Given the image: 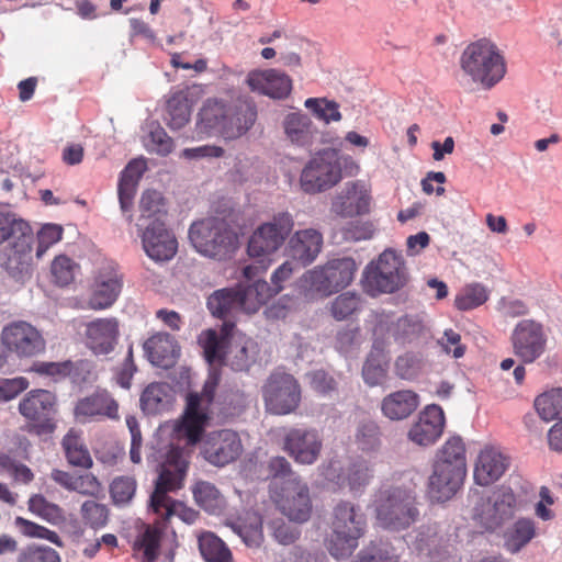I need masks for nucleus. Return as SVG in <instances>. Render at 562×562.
<instances>
[{"label":"nucleus","mask_w":562,"mask_h":562,"mask_svg":"<svg viewBox=\"0 0 562 562\" xmlns=\"http://www.w3.org/2000/svg\"><path fill=\"white\" fill-rule=\"evenodd\" d=\"M57 406L58 401L54 392L44 389L29 391L18 405L19 413L26 420L23 429L38 437L53 435L57 429Z\"/></svg>","instance_id":"9d476101"},{"label":"nucleus","mask_w":562,"mask_h":562,"mask_svg":"<svg viewBox=\"0 0 562 562\" xmlns=\"http://www.w3.org/2000/svg\"><path fill=\"white\" fill-rule=\"evenodd\" d=\"M360 305V297L350 292L338 295L330 306L331 315L338 321H342L352 315Z\"/></svg>","instance_id":"338daca9"},{"label":"nucleus","mask_w":562,"mask_h":562,"mask_svg":"<svg viewBox=\"0 0 562 562\" xmlns=\"http://www.w3.org/2000/svg\"><path fill=\"white\" fill-rule=\"evenodd\" d=\"M322 475L338 487H349L357 492L367 486L372 477V472L367 462L359 460L344 469L340 461L330 460L322 468Z\"/></svg>","instance_id":"b1692460"},{"label":"nucleus","mask_w":562,"mask_h":562,"mask_svg":"<svg viewBox=\"0 0 562 562\" xmlns=\"http://www.w3.org/2000/svg\"><path fill=\"white\" fill-rule=\"evenodd\" d=\"M423 364L424 359L419 352L407 351L396 358L394 371L400 379L412 380L420 373Z\"/></svg>","instance_id":"13d9d810"},{"label":"nucleus","mask_w":562,"mask_h":562,"mask_svg":"<svg viewBox=\"0 0 562 562\" xmlns=\"http://www.w3.org/2000/svg\"><path fill=\"white\" fill-rule=\"evenodd\" d=\"M140 238L144 251L154 261H168L177 252V238L166 227L165 221L158 220L146 224Z\"/></svg>","instance_id":"4be33fe9"},{"label":"nucleus","mask_w":562,"mask_h":562,"mask_svg":"<svg viewBox=\"0 0 562 562\" xmlns=\"http://www.w3.org/2000/svg\"><path fill=\"white\" fill-rule=\"evenodd\" d=\"M122 286V276L114 268L101 270L91 285V292L87 301L88 307L93 311L111 307L117 300Z\"/></svg>","instance_id":"a878e982"},{"label":"nucleus","mask_w":562,"mask_h":562,"mask_svg":"<svg viewBox=\"0 0 562 562\" xmlns=\"http://www.w3.org/2000/svg\"><path fill=\"white\" fill-rule=\"evenodd\" d=\"M188 468L189 461L184 456L183 449L171 447L167 452L165 462L160 467L149 503L153 512L164 520L178 516L182 521L193 524L199 517L196 510L168 496V493L176 492L183 486Z\"/></svg>","instance_id":"f257e3e1"},{"label":"nucleus","mask_w":562,"mask_h":562,"mask_svg":"<svg viewBox=\"0 0 562 562\" xmlns=\"http://www.w3.org/2000/svg\"><path fill=\"white\" fill-rule=\"evenodd\" d=\"M436 465L467 472L465 446L461 437L452 436L437 451Z\"/></svg>","instance_id":"ea45409f"},{"label":"nucleus","mask_w":562,"mask_h":562,"mask_svg":"<svg viewBox=\"0 0 562 562\" xmlns=\"http://www.w3.org/2000/svg\"><path fill=\"white\" fill-rule=\"evenodd\" d=\"M323 235L314 229L297 231L289 241V251L293 260L302 266L312 263L322 250Z\"/></svg>","instance_id":"2f4dec72"},{"label":"nucleus","mask_w":562,"mask_h":562,"mask_svg":"<svg viewBox=\"0 0 562 562\" xmlns=\"http://www.w3.org/2000/svg\"><path fill=\"white\" fill-rule=\"evenodd\" d=\"M196 504L209 513H216L224 506V498L216 486L206 481H199L192 488Z\"/></svg>","instance_id":"a18cd8bd"},{"label":"nucleus","mask_w":562,"mask_h":562,"mask_svg":"<svg viewBox=\"0 0 562 562\" xmlns=\"http://www.w3.org/2000/svg\"><path fill=\"white\" fill-rule=\"evenodd\" d=\"M355 443L363 452L376 451L381 446V431L378 424L371 419H364L357 426Z\"/></svg>","instance_id":"de8ad7c7"},{"label":"nucleus","mask_w":562,"mask_h":562,"mask_svg":"<svg viewBox=\"0 0 562 562\" xmlns=\"http://www.w3.org/2000/svg\"><path fill=\"white\" fill-rule=\"evenodd\" d=\"M220 383V372L212 370L204 382L201 393L191 392L187 395L184 414L177 431L186 438L187 443L194 446L201 441L209 420V406L213 402L215 391Z\"/></svg>","instance_id":"1a4fd4ad"},{"label":"nucleus","mask_w":562,"mask_h":562,"mask_svg":"<svg viewBox=\"0 0 562 562\" xmlns=\"http://www.w3.org/2000/svg\"><path fill=\"white\" fill-rule=\"evenodd\" d=\"M518 501L509 486H498L474 507L473 520L486 531H495L513 519Z\"/></svg>","instance_id":"f8f14e48"},{"label":"nucleus","mask_w":562,"mask_h":562,"mask_svg":"<svg viewBox=\"0 0 562 562\" xmlns=\"http://www.w3.org/2000/svg\"><path fill=\"white\" fill-rule=\"evenodd\" d=\"M145 147L150 153L167 156L173 149V140L159 124L150 123L148 124V135L145 139Z\"/></svg>","instance_id":"5fc2aeb1"},{"label":"nucleus","mask_w":562,"mask_h":562,"mask_svg":"<svg viewBox=\"0 0 562 562\" xmlns=\"http://www.w3.org/2000/svg\"><path fill=\"white\" fill-rule=\"evenodd\" d=\"M535 408L544 422L562 419V389H553L537 396Z\"/></svg>","instance_id":"49530a36"},{"label":"nucleus","mask_w":562,"mask_h":562,"mask_svg":"<svg viewBox=\"0 0 562 562\" xmlns=\"http://www.w3.org/2000/svg\"><path fill=\"white\" fill-rule=\"evenodd\" d=\"M243 452L240 436L232 429L212 431L206 435L202 443L204 459L215 467H225L235 462Z\"/></svg>","instance_id":"6ab92c4d"},{"label":"nucleus","mask_w":562,"mask_h":562,"mask_svg":"<svg viewBox=\"0 0 562 562\" xmlns=\"http://www.w3.org/2000/svg\"><path fill=\"white\" fill-rule=\"evenodd\" d=\"M11 240L0 255L1 267L14 279L29 273L33 231L30 224L14 213L0 211V245Z\"/></svg>","instance_id":"f03ea898"},{"label":"nucleus","mask_w":562,"mask_h":562,"mask_svg":"<svg viewBox=\"0 0 562 562\" xmlns=\"http://www.w3.org/2000/svg\"><path fill=\"white\" fill-rule=\"evenodd\" d=\"M137 482L133 476L115 477L110 484V495L115 505L128 504L136 493Z\"/></svg>","instance_id":"052dcab7"},{"label":"nucleus","mask_w":562,"mask_h":562,"mask_svg":"<svg viewBox=\"0 0 562 562\" xmlns=\"http://www.w3.org/2000/svg\"><path fill=\"white\" fill-rule=\"evenodd\" d=\"M14 524L20 529L21 533L27 538L45 539L59 548L64 547L61 538L54 530L20 516L15 518Z\"/></svg>","instance_id":"4d7b16f0"},{"label":"nucleus","mask_w":562,"mask_h":562,"mask_svg":"<svg viewBox=\"0 0 562 562\" xmlns=\"http://www.w3.org/2000/svg\"><path fill=\"white\" fill-rule=\"evenodd\" d=\"M460 67L474 82L492 88L506 74V63L498 47L486 38L470 43L460 56Z\"/></svg>","instance_id":"20e7f679"},{"label":"nucleus","mask_w":562,"mask_h":562,"mask_svg":"<svg viewBox=\"0 0 562 562\" xmlns=\"http://www.w3.org/2000/svg\"><path fill=\"white\" fill-rule=\"evenodd\" d=\"M144 351L154 366L169 368L176 361L178 346L173 336L158 333L144 342Z\"/></svg>","instance_id":"72a5a7b5"},{"label":"nucleus","mask_w":562,"mask_h":562,"mask_svg":"<svg viewBox=\"0 0 562 562\" xmlns=\"http://www.w3.org/2000/svg\"><path fill=\"white\" fill-rule=\"evenodd\" d=\"M446 419L439 405H427L418 415L408 430V439L414 443L428 447L434 445L442 435Z\"/></svg>","instance_id":"393cba45"},{"label":"nucleus","mask_w":562,"mask_h":562,"mask_svg":"<svg viewBox=\"0 0 562 562\" xmlns=\"http://www.w3.org/2000/svg\"><path fill=\"white\" fill-rule=\"evenodd\" d=\"M225 335L220 337L216 330L207 329L202 331L199 337V342L203 348L204 357L206 361L212 363H222L225 359L227 349V340L229 339L228 329L224 330Z\"/></svg>","instance_id":"37998d69"},{"label":"nucleus","mask_w":562,"mask_h":562,"mask_svg":"<svg viewBox=\"0 0 562 562\" xmlns=\"http://www.w3.org/2000/svg\"><path fill=\"white\" fill-rule=\"evenodd\" d=\"M237 286L215 291L207 299V308L212 315L224 321L223 330L235 327L234 319L243 312Z\"/></svg>","instance_id":"7c9ffc66"},{"label":"nucleus","mask_w":562,"mask_h":562,"mask_svg":"<svg viewBox=\"0 0 562 562\" xmlns=\"http://www.w3.org/2000/svg\"><path fill=\"white\" fill-rule=\"evenodd\" d=\"M246 85L250 91L273 100L286 99L293 89L292 78L274 68L249 71L246 77Z\"/></svg>","instance_id":"412c9836"},{"label":"nucleus","mask_w":562,"mask_h":562,"mask_svg":"<svg viewBox=\"0 0 562 562\" xmlns=\"http://www.w3.org/2000/svg\"><path fill=\"white\" fill-rule=\"evenodd\" d=\"M162 529L158 524L149 525L135 542V547L142 550L146 562H154L158 557Z\"/></svg>","instance_id":"864d4df0"},{"label":"nucleus","mask_w":562,"mask_h":562,"mask_svg":"<svg viewBox=\"0 0 562 562\" xmlns=\"http://www.w3.org/2000/svg\"><path fill=\"white\" fill-rule=\"evenodd\" d=\"M419 405V396L412 390L395 391L386 395L381 403L382 414L391 420L409 417Z\"/></svg>","instance_id":"c9c22d12"},{"label":"nucleus","mask_w":562,"mask_h":562,"mask_svg":"<svg viewBox=\"0 0 562 562\" xmlns=\"http://www.w3.org/2000/svg\"><path fill=\"white\" fill-rule=\"evenodd\" d=\"M375 515L379 524L390 530H403L413 525L419 510L414 491L396 484H384L375 494Z\"/></svg>","instance_id":"7ed1b4c3"},{"label":"nucleus","mask_w":562,"mask_h":562,"mask_svg":"<svg viewBox=\"0 0 562 562\" xmlns=\"http://www.w3.org/2000/svg\"><path fill=\"white\" fill-rule=\"evenodd\" d=\"M293 227L294 220L289 212H279L261 223L248 239L249 257L262 260L278 251L290 236Z\"/></svg>","instance_id":"9b49d317"},{"label":"nucleus","mask_w":562,"mask_h":562,"mask_svg":"<svg viewBox=\"0 0 562 562\" xmlns=\"http://www.w3.org/2000/svg\"><path fill=\"white\" fill-rule=\"evenodd\" d=\"M384 330L395 342L404 345L413 341L420 335L423 325L411 316H402L393 321L386 315L380 318L374 329L375 334H382Z\"/></svg>","instance_id":"f704fd0d"},{"label":"nucleus","mask_w":562,"mask_h":562,"mask_svg":"<svg viewBox=\"0 0 562 562\" xmlns=\"http://www.w3.org/2000/svg\"><path fill=\"white\" fill-rule=\"evenodd\" d=\"M258 353L257 342L245 335L232 334L227 340L226 361L234 370H247Z\"/></svg>","instance_id":"473e14b6"},{"label":"nucleus","mask_w":562,"mask_h":562,"mask_svg":"<svg viewBox=\"0 0 562 562\" xmlns=\"http://www.w3.org/2000/svg\"><path fill=\"white\" fill-rule=\"evenodd\" d=\"M488 300L486 288L473 283L463 288L454 299V305L460 311H470L483 305Z\"/></svg>","instance_id":"3c124183"},{"label":"nucleus","mask_w":562,"mask_h":562,"mask_svg":"<svg viewBox=\"0 0 562 562\" xmlns=\"http://www.w3.org/2000/svg\"><path fill=\"white\" fill-rule=\"evenodd\" d=\"M356 271L357 265L352 258L331 259L306 271L300 279V289L311 300L328 297L348 286Z\"/></svg>","instance_id":"39448f33"},{"label":"nucleus","mask_w":562,"mask_h":562,"mask_svg":"<svg viewBox=\"0 0 562 562\" xmlns=\"http://www.w3.org/2000/svg\"><path fill=\"white\" fill-rule=\"evenodd\" d=\"M168 404V387L162 383L149 384L140 395L143 411L148 414L159 413Z\"/></svg>","instance_id":"8fccbe9b"},{"label":"nucleus","mask_w":562,"mask_h":562,"mask_svg":"<svg viewBox=\"0 0 562 562\" xmlns=\"http://www.w3.org/2000/svg\"><path fill=\"white\" fill-rule=\"evenodd\" d=\"M198 544L205 562H234L229 548L211 531L202 532L198 538Z\"/></svg>","instance_id":"79ce46f5"},{"label":"nucleus","mask_w":562,"mask_h":562,"mask_svg":"<svg viewBox=\"0 0 562 562\" xmlns=\"http://www.w3.org/2000/svg\"><path fill=\"white\" fill-rule=\"evenodd\" d=\"M282 126L286 138L293 145L305 147L313 144L316 130L306 114L292 112L284 117Z\"/></svg>","instance_id":"e433bc0d"},{"label":"nucleus","mask_w":562,"mask_h":562,"mask_svg":"<svg viewBox=\"0 0 562 562\" xmlns=\"http://www.w3.org/2000/svg\"><path fill=\"white\" fill-rule=\"evenodd\" d=\"M267 409L276 415L293 413L301 402V387L293 375L274 372L262 389Z\"/></svg>","instance_id":"2eb2a0df"},{"label":"nucleus","mask_w":562,"mask_h":562,"mask_svg":"<svg viewBox=\"0 0 562 562\" xmlns=\"http://www.w3.org/2000/svg\"><path fill=\"white\" fill-rule=\"evenodd\" d=\"M189 238L198 252L217 260L231 257L237 248V235L224 220L217 217L193 223Z\"/></svg>","instance_id":"6e6552de"},{"label":"nucleus","mask_w":562,"mask_h":562,"mask_svg":"<svg viewBox=\"0 0 562 562\" xmlns=\"http://www.w3.org/2000/svg\"><path fill=\"white\" fill-rule=\"evenodd\" d=\"M409 276L401 254L385 249L376 260L371 261L362 276V288L371 296L395 293L408 282Z\"/></svg>","instance_id":"0eeeda50"},{"label":"nucleus","mask_w":562,"mask_h":562,"mask_svg":"<svg viewBox=\"0 0 562 562\" xmlns=\"http://www.w3.org/2000/svg\"><path fill=\"white\" fill-rule=\"evenodd\" d=\"M120 337V322L115 317H99L85 326V342L95 356L112 352Z\"/></svg>","instance_id":"5701e85b"},{"label":"nucleus","mask_w":562,"mask_h":562,"mask_svg":"<svg viewBox=\"0 0 562 562\" xmlns=\"http://www.w3.org/2000/svg\"><path fill=\"white\" fill-rule=\"evenodd\" d=\"M61 448L70 465L86 470L92 468L93 460L79 430L70 428L61 439Z\"/></svg>","instance_id":"4c0bfd02"},{"label":"nucleus","mask_w":562,"mask_h":562,"mask_svg":"<svg viewBox=\"0 0 562 562\" xmlns=\"http://www.w3.org/2000/svg\"><path fill=\"white\" fill-rule=\"evenodd\" d=\"M81 516L86 525L93 529H99L106 525L109 510L103 504L86 501L81 505Z\"/></svg>","instance_id":"69168bd1"},{"label":"nucleus","mask_w":562,"mask_h":562,"mask_svg":"<svg viewBox=\"0 0 562 562\" xmlns=\"http://www.w3.org/2000/svg\"><path fill=\"white\" fill-rule=\"evenodd\" d=\"M362 376L370 386L379 385L385 380L386 363L383 361V355L380 351L370 352L362 368Z\"/></svg>","instance_id":"bf43d9fd"},{"label":"nucleus","mask_w":562,"mask_h":562,"mask_svg":"<svg viewBox=\"0 0 562 562\" xmlns=\"http://www.w3.org/2000/svg\"><path fill=\"white\" fill-rule=\"evenodd\" d=\"M75 419L80 424L93 420H119V403L106 390H97L85 396L75 405Z\"/></svg>","instance_id":"aec40b11"},{"label":"nucleus","mask_w":562,"mask_h":562,"mask_svg":"<svg viewBox=\"0 0 562 562\" xmlns=\"http://www.w3.org/2000/svg\"><path fill=\"white\" fill-rule=\"evenodd\" d=\"M509 467V458L498 448L488 446L482 449L474 467V481L481 486H488L498 481Z\"/></svg>","instance_id":"cd10ccee"},{"label":"nucleus","mask_w":562,"mask_h":562,"mask_svg":"<svg viewBox=\"0 0 562 562\" xmlns=\"http://www.w3.org/2000/svg\"><path fill=\"white\" fill-rule=\"evenodd\" d=\"M369 186L363 181L347 183L345 191L333 202V210L342 217H352L369 213L371 205Z\"/></svg>","instance_id":"bb28decb"},{"label":"nucleus","mask_w":562,"mask_h":562,"mask_svg":"<svg viewBox=\"0 0 562 562\" xmlns=\"http://www.w3.org/2000/svg\"><path fill=\"white\" fill-rule=\"evenodd\" d=\"M243 313H256L263 304L273 297L270 284L265 280H257L250 285H237Z\"/></svg>","instance_id":"a19ab883"},{"label":"nucleus","mask_w":562,"mask_h":562,"mask_svg":"<svg viewBox=\"0 0 562 562\" xmlns=\"http://www.w3.org/2000/svg\"><path fill=\"white\" fill-rule=\"evenodd\" d=\"M204 94V87L199 83L177 87L172 91L167 105H194L202 100Z\"/></svg>","instance_id":"e2e57ef3"},{"label":"nucleus","mask_w":562,"mask_h":562,"mask_svg":"<svg viewBox=\"0 0 562 562\" xmlns=\"http://www.w3.org/2000/svg\"><path fill=\"white\" fill-rule=\"evenodd\" d=\"M467 472L446 469L432 464V473L428 480L427 494L434 502H446L452 498L461 487Z\"/></svg>","instance_id":"c756f323"},{"label":"nucleus","mask_w":562,"mask_h":562,"mask_svg":"<svg viewBox=\"0 0 562 562\" xmlns=\"http://www.w3.org/2000/svg\"><path fill=\"white\" fill-rule=\"evenodd\" d=\"M27 506L31 513L54 526L63 525L66 521L64 509L59 505L48 502L41 494L31 496Z\"/></svg>","instance_id":"c03bdc74"},{"label":"nucleus","mask_w":562,"mask_h":562,"mask_svg":"<svg viewBox=\"0 0 562 562\" xmlns=\"http://www.w3.org/2000/svg\"><path fill=\"white\" fill-rule=\"evenodd\" d=\"M224 110L225 108H201L195 125L200 138L221 136L225 139H235L243 135L246 124L238 127L226 125Z\"/></svg>","instance_id":"c85d7f7f"},{"label":"nucleus","mask_w":562,"mask_h":562,"mask_svg":"<svg viewBox=\"0 0 562 562\" xmlns=\"http://www.w3.org/2000/svg\"><path fill=\"white\" fill-rule=\"evenodd\" d=\"M18 562H60V555L50 547L30 544L20 551Z\"/></svg>","instance_id":"0e129e2a"},{"label":"nucleus","mask_w":562,"mask_h":562,"mask_svg":"<svg viewBox=\"0 0 562 562\" xmlns=\"http://www.w3.org/2000/svg\"><path fill=\"white\" fill-rule=\"evenodd\" d=\"M537 536V526L533 519L521 517L517 519L504 533V547L510 553H518Z\"/></svg>","instance_id":"58836bf2"},{"label":"nucleus","mask_w":562,"mask_h":562,"mask_svg":"<svg viewBox=\"0 0 562 562\" xmlns=\"http://www.w3.org/2000/svg\"><path fill=\"white\" fill-rule=\"evenodd\" d=\"M514 356L522 364L538 361L547 351L548 334L544 325L536 319L519 321L509 337Z\"/></svg>","instance_id":"ddd939ff"},{"label":"nucleus","mask_w":562,"mask_h":562,"mask_svg":"<svg viewBox=\"0 0 562 562\" xmlns=\"http://www.w3.org/2000/svg\"><path fill=\"white\" fill-rule=\"evenodd\" d=\"M271 498L290 520H308L312 513L310 490L301 479L291 480L289 486L276 485L271 490Z\"/></svg>","instance_id":"dca6fc26"},{"label":"nucleus","mask_w":562,"mask_h":562,"mask_svg":"<svg viewBox=\"0 0 562 562\" xmlns=\"http://www.w3.org/2000/svg\"><path fill=\"white\" fill-rule=\"evenodd\" d=\"M341 179V166L336 150L325 149L313 157L301 173V188L306 193L326 191Z\"/></svg>","instance_id":"4468645a"},{"label":"nucleus","mask_w":562,"mask_h":562,"mask_svg":"<svg viewBox=\"0 0 562 562\" xmlns=\"http://www.w3.org/2000/svg\"><path fill=\"white\" fill-rule=\"evenodd\" d=\"M282 450L297 464H314L323 450V439L314 428L292 427L283 436Z\"/></svg>","instance_id":"f3484780"},{"label":"nucleus","mask_w":562,"mask_h":562,"mask_svg":"<svg viewBox=\"0 0 562 562\" xmlns=\"http://www.w3.org/2000/svg\"><path fill=\"white\" fill-rule=\"evenodd\" d=\"M249 522H241L236 526V531L248 547H259L263 540L262 520L257 514L248 517Z\"/></svg>","instance_id":"680f3d73"},{"label":"nucleus","mask_w":562,"mask_h":562,"mask_svg":"<svg viewBox=\"0 0 562 562\" xmlns=\"http://www.w3.org/2000/svg\"><path fill=\"white\" fill-rule=\"evenodd\" d=\"M1 340L5 349L20 359L36 357L46 347L42 334L34 326L22 321L5 326Z\"/></svg>","instance_id":"a211bd4d"},{"label":"nucleus","mask_w":562,"mask_h":562,"mask_svg":"<svg viewBox=\"0 0 562 562\" xmlns=\"http://www.w3.org/2000/svg\"><path fill=\"white\" fill-rule=\"evenodd\" d=\"M91 364L87 360L72 362L70 360L63 362H40L34 364L33 370L40 374L65 378L74 373L76 370L90 371Z\"/></svg>","instance_id":"603ef678"},{"label":"nucleus","mask_w":562,"mask_h":562,"mask_svg":"<svg viewBox=\"0 0 562 562\" xmlns=\"http://www.w3.org/2000/svg\"><path fill=\"white\" fill-rule=\"evenodd\" d=\"M330 529L326 540L329 553L335 559L349 557L364 533L366 517L355 504L341 501L333 508Z\"/></svg>","instance_id":"423d86ee"},{"label":"nucleus","mask_w":562,"mask_h":562,"mask_svg":"<svg viewBox=\"0 0 562 562\" xmlns=\"http://www.w3.org/2000/svg\"><path fill=\"white\" fill-rule=\"evenodd\" d=\"M139 211L140 221H164L167 211L161 193L156 190L145 191L140 198Z\"/></svg>","instance_id":"09e8293b"},{"label":"nucleus","mask_w":562,"mask_h":562,"mask_svg":"<svg viewBox=\"0 0 562 562\" xmlns=\"http://www.w3.org/2000/svg\"><path fill=\"white\" fill-rule=\"evenodd\" d=\"M269 476L273 479L270 491L277 486H289L290 481L301 479L292 469L291 463L284 457H273L267 464Z\"/></svg>","instance_id":"6e6d98bb"},{"label":"nucleus","mask_w":562,"mask_h":562,"mask_svg":"<svg viewBox=\"0 0 562 562\" xmlns=\"http://www.w3.org/2000/svg\"><path fill=\"white\" fill-rule=\"evenodd\" d=\"M64 229L57 224H45L37 232L36 257L41 259L45 252L63 237Z\"/></svg>","instance_id":"774afa93"}]
</instances>
